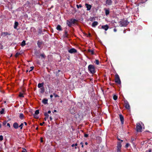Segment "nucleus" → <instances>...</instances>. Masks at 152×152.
Returning <instances> with one entry per match:
<instances>
[{
  "label": "nucleus",
  "instance_id": "f257e3e1",
  "mask_svg": "<svg viewBox=\"0 0 152 152\" xmlns=\"http://www.w3.org/2000/svg\"><path fill=\"white\" fill-rule=\"evenodd\" d=\"M120 26H126L128 25L129 22L126 19L124 18L121 19L119 22Z\"/></svg>",
  "mask_w": 152,
  "mask_h": 152
},
{
  "label": "nucleus",
  "instance_id": "f03ea898",
  "mask_svg": "<svg viewBox=\"0 0 152 152\" xmlns=\"http://www.w3.org/2000/svg\"><path fill=\"white\" fill-rule=\"evenodd\" d=\"M88 69L89 72L92 74H94L96 72L95 66L92 64H90L88 66Z\"/></svg>",
  "mask_w": 152,
  "mask_h": 152
},
{
  "label": "nucleus",
  "instance_id": "7ed1b4c3",
  "mask_svg": "<svg viewBox=\"0 0 152 152\" xmlns=\"http://www.w3.org/2000/svg\"><path fill=\"white\" fill-rule=\"evenodd\" d=\"M77 20L75 19L72 18L66 21V24L69 27H71L72 24H75Z\"/></svg>",
  "mask_w": 152,
  "mask_h": 152
},
{
  "label": "nucleus",
  "instance_id": "20e7f679",
  "mask_svg": "<svg viewBox=\"0 0 152 152\" xmlns=\"http://www.w3.org/2000/svg\"><path fill=\"white\" fill-rule=\"evenodd\" d=\"M117 139L118 140H121V142H118L117 146V152H121V149L122 147L121 143L123 142V140H121L118 137H117Z\"/></svg>",
  "mask_w": 152,
  "mask_h": 152
},
{
  "label": "nucleus",
  "instance_id": "39448f33",
  "mask_svg": "<svg viewBox=\"0 0 152 152\" xmlns=\"http://www.w3.org/2000/svg\"><path fill=\"white\" fill-rule=\"evenodd\" d=\"M115 82L118 84H121V83L119 77L117 74L115 75Z\"/></svg>",
  "mask_w": 152,
  "mask_h": 152
},
{
  "label": "nucleus",
  "instance_id": "423d86ee",
  "mask_svg": "<svg viewBox=\"0 0 152 152\" xmlns=\"http://www.w3.org/2000/svg\"><path fill=\"white\" fill-rule=\"evenodd\" d=\"M142 127L141 125L139 123L136 124V129L137 132H142Z\"/></svg>",
  "mask_w": 152,
  "mask_h": 152
},
{
  "label": "nucleus",
  "instance_id": "0eeeda50",
  "mask_svg": "<svg viewBox=\"0 0 152 152\" xmlns=\"http://www.w3.org/2000/svg\"><path fill=\"white\" fill-rule=\"evenodd\" d=\"M125 107L127 109H130V107L128 102L126 100H124Z\"/></svg>",
  "mask_w": 152,
  "mask_h": 152
},
{
  "label": "nucleus",
  "instance_id": "6e6552de",
  "mask_svg": "<svg viewBox=\"0 0 152 152\" xmlns=\"http://www.w3.org/2000/svg\"><path fill=\"white\" fill-rule=\"evenodd\" d=\"M69 53H74L77 52V50L74 48H72L68 50Z\"/></svg>",
  "mask_w": 152,
  "mask_h": 152
},
{
  "label": "nucleus",
  "instance_id": "1a4fd4ad",
  "mask_svg": "<svg viewBox=\"0 0 152 152\" xmlns=\"http://www.w3.org/2000/svg\"><path fill=\"white\" fill-rule=\"evenodd\" d=\"M29 4L30 3L29 1H27L26 4L24 5V7L26 9H28L29 8Z\"/></svg>",
  "mask_w": 152,
  "mask_h": 152
},
{
  "label": "nucleus",
  "instance_id": "9d476101",
  "mask_svg": "<svg viewBox=\"0 0 152 152\" xmlns=\"http://www.w3.org/2000/svg\"><path fill=\"white\" fill-rule=\"evenodd\" d=\"M119 117L120 121L121 122V124H123L124 123V118L122 114H120L119 115Z\"/></svg>",
  "mask_w": 152,
  "mask_h": 152
},
{
  "label": "nucleus",
  "instance_id": "9b49d317",
  "mask_svg": "<svg viewBox=\"0 0 152 152\" xmlns=\"http://www.w3.org/2000/svg\"><path fill=\"white\" fill-rule=\"evenodd\" d=\"M109 27L107 25H105L102 26L101 28L102 29H104L105 31H107Z\"/></svg>",
  "mask_w": 152,
  "mask_h": 152
},
{
  "label": "nucleus",
  "instance_id": "f8f14e48",
  "mask_svg": "<svg viewBox=\"0 0 152 152\" xmlns=\"http://www.w3.org/2000/svg\"><path fill=\"white\" fill-rule=\"evenodd\" d=\"M13 127L15 129H17L19 127L18 124L17 122L14 123L13 124Z\"/></svg>",
  "mask_w": 152,
  "mask_h": 152
},
{
  "label": "nucleus",
  "instance_id": "ddd939ff",
  "mask_svg": "<svg viewBox=\"0 0 152 152\" xmlns=\"http://www.w3.org/2000/svg\"><path fill=\"white\" fill-rule=\"evenodd\" d=\"M98 23L97 21H94L92 24V26L93 27H95L98 25Z\"/></svg>",
  "mask_w": 152,
  "mask_h": 152
},
{
  "label": "nucleus",
  "instance_id": "4468645a",
  "mask_svg": "<svg viewBox=\"0 0 152 152\" xmlns=\"http://www.w3.org/2000/svg\"><path fill=\"white\" fill-rule=\"evenodd\" d=\"M85 6L87 8V10H91V6L88 4L86 3L85 4Z\"/></svg>",
  "mask_w": 152,
  "mask_h": 152
},
{
  "label": "nucleus",
  "instance_id": "2eb2a0df",
  "mask_svg": "<svg viewBox=\"0 0 152 152\" xmlns=\"http://www.w3.org/2000/svg\"><path fill=\"white\" fill-rule=\"evenodd\" d=\"M112 1L111 0H107L106 2V4L107 5H110L112 4Z\"/></svg>",
  "mask_w": 152,
  "mask_h": 152
},
{
  "label": "nucleus",
  "instance_id": "dca6fc26",
  "mask_svg": "<svg viewBox=\"0 0 152 152\" xmlns=\"http://www.w3.org/2000/svg\"><path fill=\"white\" fill-rule=\"evenodd\" d=\"M42 102L45 104H48V99L45 98L44 99L42 100Z\"/></svg>",
  "mask_w": 152,
  "mask_h": 152
},
{
  "label": "nucleus",
  "instance_id": "f3484780",
  "mask_svg": "<svg viewBox=\"0 0 152 152\" xmlns=\"http://www.w3.org/2000/svg\"><path fill=\"white\" fill-rule=\"evenodd\" d=\"M135 139L134 138L132 137L131 138V143L133 144V145H134V146H135V145L134 144L135 143Z\"/></svg>",
  "mask_w": 152,
  "mask_h": 152
},
{
  "label": "nucleus",
  "instance_id": "a211bd4d",
  "mask_svg": "<svg viewBox=\"0 0 152 152\" xmlns=\"http://www.w3.org/2000/svg\"><path fill=\"white\" fill-rule=\"evenodd\" d=\"M42 44V42L38 41L37 43V45L39 48H40L41 45Z\"/></svg>",
  "mask_w": 152,
  "mask_h": 152
},
{
  "label": "nucleus",
  "instance_id": "6ab92c4d",
  "mask_svg": "<svg viewBox=\"0 0 152 152\" xmlns=\"http://www.w3.org/2000/svg\"><path fill=\"white\" fill-rule=\"evenodd\" d=\"M44 85V83H39L38 85V87L39 88H41L43 87V86Z\"/></svg>",
  "mask_w": 152,
  "mask_h": 152
},
{
  "label": "nucleus",
  "instance_id": "aec40b11",
  "mask_svg": "<svg viewBox=\"0 0 152 152\" xmlns=\"http://www.w3.org/2000/svg\"><path fill=\"white\" fill-rule=\"evenodd\" d=\"M56 28L59 31L62 30V29L61 26L59 25H57V26L56 27Z\"/></svg>",
  "mask_w": 152,
  "mask_h": 152
},
{
  "label": "nucleus",
  "instance_id": "412c9836",
  "mask_svg": "<svg viewBox=\"0 0 152 152\" xmlns=\"http://www.w3.org/2000/svg\"><path fill=\"white\" fill-rule=\"evenodd\" d=\"M18 24V22L15 21L14 23V28L15 29H16Z\"/></svg>",
  "mask_w": 152,
  "mask_h": 152
},
{
  "label": "nucleus",
  "instance_id": "4be33fe9",
  "mask_svg": "<svg viewBox=\"0 0 152 152\" xmlns=\"http://www.w3.org/2000/svg\"><path fill=\"white\" fill-rule=\"evenodd\" d=\"M19 118L21 120H23L24 119V116L23 114L21 113L20 114Z\"/></svg>",
  "mask_w": 152,
  "mask_h": 152
},
{
  "label": "nucleus",
  "instance_id": "5701e85b",
  "mask_svg": "<svg viewBox=\"0 0 152 152\" xmlns=\"http://www.w3.org/2000/svg\"><path fill=\"white\" fill-rule=\"evenodd\" d=\"M40 92L42 94L43 93L44 91H45V88H44L43 87L42 88H40Z\"/></svg>",
  "mask_w": 152,
  "mask_h": 152
},
{
  "label": "nucleus",
  "instance_id": "b1692460",
  "mask_svg": "<svg viewBox=\"0 0 152 152\" xmlns=\"http://www.w3.org/2000/svg\"><path fill=\"white\" fill-rule=\"evenodd\" d=\"M125 11H124L123 13L125 15L127 14H128L129 13V10H124Z\"/></svg>",
  "mask_w": 152,
  "mask_h": 152
},
{
  "label": "nucleus",
  "instance_id": "393cba45",
  "mask_svg": "<svg viewBox=\"0 0 152 152\" xmlns=\"http://www.w3.org/2000/svg\"><path fill=\"white\" fill-rule=\"evenodd\" d=\"M88 53H91L92 55H94V50H92L88 49Z\"/></svg>",
  "mask_w": 152,
  "mask_h": 152
},
{
  "label": "nucleus",
  "instance_id": "a878e982",
  "mask_svg": "<svg viewBox=\"0 0 152 152\" xmlns=\"http://www.w3.org/2000/svg\"><path fill=\"white\" fill-rule=\"evenodd\" d=\"M26 45V41L25 40H23L21 42L20 45L22 47H23Z\"/></svg>",
  "mask_w": 152,
  "mask_h": 152
},
{
  "label": "nucleus",
  "instance_id": "bb28decb",
  "mask_svg": "<svg viewBox=\"0 0 152 152\" xmlns=\"http://www.w3.org/2000/svg\"><path fill=\"white\" fill-rule=\"evenodd\" d=\"M96 17H91L89 18V20L91 21H92L93 20H95Z\"/></svg>",
  "mask_w": 152,
  "mask_h": 152
},
{
  "label": "nucleus",
  "instance_id": "cd10ccee",
  "mask_svg": "<svg viewBox=\"0 0 152 152\" xmlns=\"http://www.w3.org/2000/svg\"><path fill=\"white\" fill-rule=\"evenodd\" d=\"M64 36L65 37L68 38V34H67V32L66 31H64Z\"/></svg>",
  "mask_w": 152,
  "mask_h": 152
},
{
  "label": "nucleus",
  "instance_id": "c85d7f7f",
  "mask_svg": "<svg viewBox=\"0 0 152 152\" xmlns=\"http://www.w3.org/2000/svg\"><path fill=\"white\" fill-rule=\"evenodd\" d=\"M94 63L96 64L97 65H98L99 64V61L98 60L96 59L94 61Z\"/></svg>",
  "mask_w": 152,
  "mask_h": 152
},
{
  "label": "nucleus",
  "instance_id": "c756f323",
  "mask_svg": "<svg viewBox=\"0 0 152 152\" xmlns=\"http://www.w3.org/2000/svg\"><path fill=\"white\" fill-rule=\"evenodd\" d=\"M118 98L117 96L116 95H114L113 96V99L115 100H116Z\"/></svg>",
  "mask_w": 152,
  "mask_h": 152
},
{
  "label": "nucleus",
  "instance_id": "7c9ffc66",
  "mask_svg": "<svg viewBox=\"0 0 152 152\" xmlns=\"http://www.w3.org/2000/svg\"><path fill=\"white\" fill-rule=\"evenodd\" d=\"M19 96V97H23L24 96L23 95V94L22 93H20Z\"/></svg>",
  "mask_w": 152,
  "mask_h": 152
},
{
  "label": "nucleus",
  "instance_id": "2f4dec72",
  "mask_svg": "<svg viewBox=\"0 0 152 152\" xmlns=\"http://www.w3.org/2000/svg\"><path fill=\"white\" fill-rule=\"evenodd\" d=\"M39 113V110H37L35 111V113L34 114L35 115H38Z\"/></svg>",
  "mask_w": 152,
  "mask_h": 152
},
{
  "label": "nucleus",
  "instance_id": "473e14b6",
  "mask_svg": "<svg viewBox=\"0 0 152 152\" xmlns=\"http://www.w3.org/2000/svg\"><path fill=\"white\" fill-rule=\"evenodd\" d=\"M23 123H21L20 125L19 126V127H20V129L21 130L22 129L23 125Z\"/></svg>",
  "mask_w": 152,
  "mask_h": 152
},
{
  "label": "nucleus",
  "instance_id": "72a5a7b5",
  "mask_svg": "<svg viewBox=\"0 0 152 152\" xmlns=\"http://www.w3.org/2000/svg\"><path fill=\"white\" fill-rule=\"evenodd\" d=\"M109 10H105V14L106 15H109Z\"/></svg>",
  "mask_w": 152,
  "mask_h": 152
},
{
  "label": "nucleus",
  "instance_id": "f704fd0d",
  "mask_svg": "<svg viewBox=\"0 0 152 152\" xmlns=\"http://www.w3.org/2000/svg\"><path fill=\"white\" fill-rule=\"evenodd\" d=\"M40 56H41L42 58H45L46 57V56H45V55L43 53V54H41L40 55Z\"/></svg>",
  "mask_w": 152,
  "mask_h": 152
},
{
  "label": "nucleus",
  "instance_id": "c9c22d12",
  "mask_svg": "<svg viewBox=\"0 0 152 152\" xmlns=\"http://www.w3.org/2000/svg\"><path fill=\"white\" fill-rule=\"evenodd\" d=\"M42 32V31L41 29H39L38 31V33L39 34H41Z\"/></svg>",
  "mask_w": 152,
  "mask_h": 152
},
{
  "label": "nucleus",
  "instance_id": "e433bc0d",
  "mask_svg": "<svg viewBox=\"0 0 152 152\" xmlns=\"http://www.w3.org/2000/svg\"><path fill=\"white\" fill-rule=\"evenodd\" d=\"M4 110L3 108L0 111V113L1 114H3L4 113Z\"/></svg>",
  "mask_w": 152,
  "mask_h": 152
},
{
  "label": "nucleus",
  "instance_id": "4c0bfd02",
  "mask_svg": "<svg viewBox=\"0 0 152 152\" xmlns=\"http://www.w3.org/2000/svg\"><path fill=\"white\" fill-rule=\"evenodd\" d=\"M44 115L45 117H47L48 118V117L49 115L47 113H46V112L45 113H44Z\"/></svg>",
  "mask_w": 152,
  "mask_h": 152
},
{
  "label": "nucleus",
  "instance_id": "58836bf2",
  "mask_svg": "<svg viewBox=\"0 0 152 152\" xmlns=\"http://www.w3.org/2000/svg\"><path fill=\"white\" fill-rule=\"evenodd\" d=\"M53 94L55 98L59 97V96H58V95H57L55 93H53Z\"/></svg>",
  "mask_w": 152,
  "mask_h": 152
},
{
  "label": "nucleus",
  "instance_id": "ea45409f",
  "mask_svg": "<svg viewBox=\"0 0 152 152\" xmlns=\"http://www.w3.org/2000/svg\"><path fill=\"white\" fill-rule=\"evenodd\" d=\"M78 9H79V7H82V5L80 4L79 5H76Z\"/></svg>",
  "mask_w": 152,
  "mask_h": 152
},
{
  "label": "nucleus",
  "instance_id": "a19ab883",
  "mask_svg": "<svg viewBox=\"0 0 152 152\" xmlns=\"http://www.w3.org/2000/svg\"><path fill=\"white\" fill-rule=\"evenodd\" d=\"M3 139V137L2 135H0V141H2Z\"/></svg>",
  "mask_w": 152,
  "mask_h": 152
},
{
  "label": "nucleus",
  "instance_id": "79ce46f5",
  "mask_svg": "<svg viewBox=\"0 0 152 152\" xmlns=\"http://www.w3.org/2000/svg\"><path fill=\"white\" fill-rule=\"evenodd\" d=\"M20 54V53L18 52L15 55V57H17Z\"/></svg>",
  "mask_w": 152,
  "mask_h": 152
},
{
  "label": "nucleus",
  "instance_id": "37998d69",
  "mask_svg": "<svg viewBox=\"0 0 152 152\" xmlns=\"http://www.w3.org/2000/svg\"><path fill=\"white\" fill-rule=\"evenodd\" d=\"M2 34H5V35H8V34H8V33L7 32H3L2 33Z\"/></svg>",
  "mask_w": 152,
  "mask_h": 152
},
{
  "label": "nucleus",
  "instance_id": "c03bdc74",
  "mask_svg": "<svg viewBox=\"0 0 152 152\" xmlns=\"http://www.w3.org/2000/svg\"><path fill=\"white\" fill-rule=\"evenodd\" d=\"M7 121H4L3 123V126H5L7 124Z\"/></svg>",
  "mask_w": 152,
  "mask_h": 152
},
{
  "label": "nucleus",
  "instance_id": "a18cd8bd",
  "mask_svg": "<svg viewBox=\"0 0 152 152\" xmlns=\"http://www.w3.org/2000/svg\"><path fill=\"white\" fill-rule=\"evenodd\" d=\"M30 68L31 69L29 71V72H31V71H32L34 69V66H31V67H30Z\"/></svg>",
  "mask_w": 152,
  "mask_h": 152
},
{
  "label": "nucleus",
  "instance_id": "49530a36",
  "mask_svg": "<svg viewBox=\"0 0 152 152\" xmlns=\"http://www.w3.org/2000/svg\"><path fill=\"white\" fill-rule=\"evenodd\" d=\"M129 144L128 143H127L125 145V147L126 148H128L129 146Z\"/></svg>",
  "mask_w": 152,
  "mask_h": 152
},
{
  "label": "nucleus",
  "instance_id": "de8ad7c7",
  "mask_svg": "<svg viewBox=\"0 0 152 152\" xmlns=\"http://www.w3.org/2000/svg\"><path fill=\"white\" fill-rule=\"evenodd\" d=\"M37 115L34 114V117L35 118H38V117L37 116Z\"/></svg>",
  "mask_w": 152,
  "mask_h": 152
},
{
  "label": "nucleus",
  "instance_id": "09e8293b",
  "mask_svg": "<svg viewBox=\"0 0 152 152\" xmlns=\"http://www.w3.org/2000/svg\"><path fill=\"white\" fill-rule=\"evenodd\" d=\"M84 136L85 137H87L88 136V134H84Z\"/></svg>",
  "mask_w": 152,
  "mask_h": 152
},
{
  "label": "nucleus",
  "instance_id": "8fccbe9b",
  "mask_svg": "<svg viewBox=\"0 0 152 152\" xmlns=\"http://www.w3.org/2000/svg\"><path fill=\"white\" fill-rule=\"evenodd\" d=\"M151 149H149L148 150H147L146 152H151Z\"/></svg>",
  "mask_w": 152,
  "mask_h": 152
},
{
  "label": "nucleus",
  "instance_id": "3c124183",
  "mask_svg": "<svg viewBox=\"0 0 152 152\" xmlns=\"http://www.w3.org/2000/svg\"><path fill=\"white\" fill-rule=\"evenodd\" d=\"M45 124V122H42V123H40L39 124V125L41 126H43V124Z\"/></svg>",
  "mask_w": 152,
  "mask_h": 152
},
{
  "label": "nucleus",
  "instance_id": "603ef678",
  "mask_svg": "<svg viewBox=\"0 0 152 152\" xmlns=\"http://www.w3.org/2000/svg\"><path fill=\"white\" fill-rule=\"evenodd\" d=\"M3 48V45L0 43V49H2Z\"/></svg>",
  "mask_w": 152,
  "mask_h": 152
},
{
  "label": "nucleus",
  "instance_id": "864d4df0",
  "mask_svg": "<svg viewBox=\"0 0 152 152\" xmlns=\"http://www.w3.org/2000/svg\"><path fill=\"white\" fill-rule=\"evenodd\" d=\"M23 149L24 150H25V151H22V152H27V151H26V149L24 148H23Z\"/></svg>",
  "mask_w": 152,
  "mask_h": 152
},
{
  "label": "nucleus",
  "instance_id": "5fc2aeb1",
  "mask_svg": "<svg viewBox=\"0 0 152 152\" xmlns=\"http://www.w3.org/2000/svg\"><path fill=\"white\" fill-rule=\"evenodd\" d=\"M70 112L71 113H72V114H74L75 113V111H72V110H71Z\"/></svg>",
  "mask_w": 152,
  "mask_h": 152
},
{
  "label": "nucleus",
  "instance_id": "6e6d98bb",
  "mask_svg": "<svg viewBox=\"0 0 152 152\" xmlns=\"http://www.w3.org/2000/svg\"><path fill=\"white\" fill-rule=\"evenodd\" d=\"M91 36V34L90 33L88 34V35L87 36V37H90Z\"/></svg>",
  "mask_w": 152,
  "mask_h": 152
},
{
  "label": "nucleus",
  "instance_id": "4d7b16f0",
  "mask_svg": "<svg viewBox=\"0 0 152 152\" xmlns=\"http://www.w3.org/2000/svg\"><path fill=\"white\" fill-rule=\"evenodd\" d=\"M7 126H8L9 127H10V124L9 123L7 124Z\"/></svg>",
  "mask_w": 152,
  "mask_h": 152
},
{
  "label": "nucleus",
  "instance_id": "13d9d810",
  "mask_svg": "<svg viewBox=\"0 0 152 152\" xmlns=\"http://www.w3.org/2000/svg\"><path fill=\"white\" fill-rule=\"evenodd\" d=\"M41 142H43V140L42 138V137L41 138Z\"/></svg>",
  "mask_w": 152,
  "mask_h": 152
},
{
  "label": "nucleus",
  "instance_id": "bf43d9fd",
  "mask_svg": "<svg viewBox=\"0 0 152 152\" xmlns=\"http://www.w3.org/2000/svg\"><path fill=\"white\" fill-rule=\"evenodd\" d=\"M48 118V117H45L44 118L45 120L46 121Z\"/></svg>",
  "mask_w": 152,
  "mask_h": 152
},
{
  "label": "nucleus",
  "instance_id": "052dcab7",
  "mask_svg": "<svg viewBox=\"0 0 152 152\" xmlns=\"http://www.w3.org/2000/svg\"><path fill=\"white\" fill-rule=\"evenodd\" d=\"M50 121H52V119H53V118H52V117L50 116Z\"/></svg>",
  "mask_w": 152,
  "mask_h": 152
},
{
  "label": "nucleus",
  "instance_id": "680f3d73",
  "mask_svg": "<svg viewBox=\"0 0 152 152\" xmlns=\"http://www.w3.org/2000/svg\"><path fill=\"white\" fill-rule=\"evenodd\" d=\"M23 123L25 124L26 126L27 125V123L26 122H24Z\"/></svg>",
  "mask_w": 152,
  "mask_h": 152
},
{
  "label": "nucleus",
  "instance_id": "e2e57ef3",
  "mask_svg": "<svg viewBox=\"0 0 152 152\" xmlns=\"http://www.w3.org/2000/svg\"><path fill=\"white\" fill-rule=\"evenodd\" d=\"M51 113V111L50 110H49V111H48L47 113L48 114V113Z\"/></svg>",
  "mask_w": 152,
  "mask_h": 152
},
{
  "label": "nucleus",
  "instance_id": "0e129e2a",
  "mask_svg": "<svg viewBox=\"0 0 152 152\" xmlns=\"http://www.w3.org/2000/svg\"><path fill=\"white\" fill-rule=\"evenodd\" d=\"M50 98H52L53 97V95H50Z\"/></svg>",
  "mask_w": 152,
  "mask_h": 152
},
{
  "label": "nucleus",
  "instance_id": "69168bd1",
  "mask_svg": "<svg viewBox=\"0 0 152 152\" xmlns=\"http://www.w3.org/2000/svg\"><path fill=\"white\" fill-rule=\"evenodd\" d=\"M75 146V144H72V147H74Z\"/></svg>",
  "mask_w": 152,
  "mask_h": 152
},
{
  "label": "nucleus",
  "instance_id": "338daca9",
  "mask_svg": "<svg viewBox=\"0 0 152 152\" xmlns=\"http://www.w3.org/2000/svg\"><path fill=\"white\" fill-rule=\"evenodd\" d=\"M80 144H81V145H83V143L82 142H80Z\"/></svg>",
  "mask_w": 152,
  "mask_h": 152
},
{
  "label": "nucleus",
  "instance_id": "774afa93",
  "mask_svg": "<svg viewBox=\"0 0 152 152\" xmlns=\"http://www.w3.org/2000/svg\"><path fill=\"white\" fill-rule=\"evenodd\" d=\"M85 144L86 145H88V143L87 142H85Z\"/></svg>",
  "mask_w": 152,
  "mask_h": 152
}]
</instances>
